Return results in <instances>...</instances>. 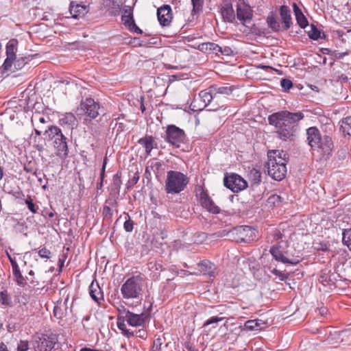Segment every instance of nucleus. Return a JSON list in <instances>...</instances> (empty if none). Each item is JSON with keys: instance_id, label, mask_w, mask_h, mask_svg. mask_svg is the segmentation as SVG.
<instances>
[{"instance_id": "1", "label": "nucleus", "mask_w": 351, "mask_h": 351, "mask_svg": "<svg viewBox=\"0 0 351 351\" xmlns=\"http://www.w3.org/2000/svg\"><path fill=\"white\" fill-rule=\"evenodd\" d=\"M304 117V115L301 112L282 110L270 114L268 121L277 129L278 137L283 141H287L292 139L298 122Z\"/></svg>"}, {"instance_id": "2", "label": "nucleus", "mask_w": 351, "mask_h": 351, "mask_svg": "<svg viewBox=\"0 0 351 351\" xmlns=\"http://www.w3.org/2000/svg\"><path fill=\"white\" fill-rule=\"evenodd\" d=\"M268 160L266 167L268 175L274 180L280 181L287 174V154L284 150H269L267 152Z\"/></svg>"}, {"instance_id": "3", "label": "nucleus", "mask_w": 351, "mask_h": 351, "mask_svg": "<svg viewBox=\"0 0 351 351\" xmlns=\"http://www.w3.org/2000/svg\"><path fill=\"white\" fill-rule=\"evenodd\" d=\"M143 279L140 275L132 276L121 285V293L125 303L131 306L130 300L138 304L142 300Z\"/></svg>"}, {"instance_id": "4", "label": "nucleus", "mask_w": 351, "mask_h": 351, "mask_svg": "<svg viewBox=\"0 0 351 351\" xmlns=\"http://www.w3.org/2000/svg\"><path fill=\"white\" fill-rule=\"evenodd\" d=\"M44 139L51 143L58 156L66 157L69 154L67 138L57 125H49L44 132Z\"/></svg>"}, {"instance_id": "5", "label": "nucleus", "mask_w": 351, "mask_h": 351, "mask_svg": "<svg viewBox=\"0 0 351 351\" xmlns=\"http://www.w3.org/2000/svg\"><path fill=\"white\" fill-rule=\"evenodd\" d=\"M189 182L188 176L178 171H169L167 173L165 191L167 194H178L184 191Z\"/></svg>"}, {"instance_id": "6", "label": "nucleus", "mask_w": 351, "mask_h": 351, "mask_svg": "<svg viewBox=\"0 0 351 351\" xmlns=\"http://www.w3.org/2000/svg\"><path fill=\"white\" fill-rule=\"evenodd\" d=\"M195 110H202L208 108V111H216L221 108L223 105L217 102L213 91H210V87L206 90H201L198 97L195 98L192 102Z\"/></svg>"}, {"instance_id": "7", "label": "nucleus", "mask_w": 351, "mask_h": 351, "mask_svg": "<svg viewBox=\"0 0 351 351\" xmlns=\"http://www.w3.org/2000/svg\"><path fill=\"white\" fill-rule=\"evenodd\" d=\"M99 109L100 104L99 102L91 97H86L81 101L80 106L77 108V114L80 118H83L84 121H90L98 117Z\"/></svg>"}, {"instance_id": "8", "label": "nucleus", "mask_w": 351, "mask_h": 351, "mask_svg": "<svg viewBox=\"0 0 351 351\" xmlns=\"http://www.w3.org/2000/svg\"><path fill=\"white\" fill-rule=\"evenodd\" d=\"M289 245L287 241L280 240L276 244L270 247L269 252L274 258L282 263H289L295 265L300 263L297 258H289L288 253Z\"/></svg>"}, {"instance_id": "9", "label": "nucleus", "mask_w": 351, "mask_h": 351, "mask_svg": "<svg viewBox=\"0 0 351 351\" xmlns=\"http://www.w3.org/2000/svg\"><path fill=\"white\" fill-rule=\"evenodd\" d=\"M256 230L249 226H240L233 228L230 234L237 243H250L256 239Z\"/></svg>"}, {"instance_id": "10", "label": "nucleus", "mask_w": 351, "mask_h": 351, "mask_svg": "<svg viewBox=\"0 0 351 351\" xmlns=\"http://www.w3.org/2000/svg\"><path fill=\"white\" fill-rule=\"evenodd\" d=\"M57 342L55 335L38 334L34 337L32 346L35 351H51Z\"/></svg>"}, {"instance_id": "11", "label": "nucleus", "mask_w": 351, "mask_h": 351, "mask_svg": "<svg viewBox=\"0 0 351 351\" xmlns=\"http://www.w3.org/2000/svg\"><path fill=\"white\" fill-rule=\"evenodd\" d=\"M164 139L169 144L178 148L186 139L184 131L175 125H169L167 127Z\"/></svg>"}, {"instance_id": "12", "label": "nucleus", "mask_w": 351, "mask_h": 351, "mask_svg": "<svg viewBox=\"0 0 351 351\" xmlns=\"http://www.w3.org/2000/svg\"><path fill=\"white\" fill-rule=\"evenodd\" d=\"M224 186L234 193H238L247 186V182L237 173L226 174L223 178Z\"/></svg>"}, {"instance_id": "13", "label": "nucleus", "mask_w": 351, "mask_h": 351, "mask_svg": "<svg viewBox=\"0 0 351 351\" xmlns=\"http://www.w3.org/2000/svg\"><path fill=\"white\" fill-rule=\"evenodd\" d=\"M197 197L203 208L213 214H219L221 212L220 208L217 206L213 199L209 197L206 191L201 186H198Z\"/></svg>"}, {"instance_id": "14", "label": "nucleus", "mask_w": 351, "mask_h": 351, "mask_svg": "<svg viewBox=\"0 0 351 351\" xmlns=\"http://www.w3.org/2000/svg\"><path fill=\"white\" fill-rule=\"evenodd\" d=\"M121 21L124 26L130 32L142 34L143 31L136 25L133 16V9L130 5H125L123 10Z\"/></svg>"}, {"instance_id": "15", "label": "nucleus", "mask_w": 351, "mask_h": 351, "mask_svg": "<svg viewBox=\"0 0 351 351\" xmlns=\"http://www.w3.org/2000/svg\"><path fill=\"white\" fill-rule=\"evenodd\" d=\"M14 301L12 300V294L5 288H2L0 291V304L3 307L12 308L16 302L21 305H26L28 300L26 295H22L20 299L18 296H14Z\"/></svg>"}, {"instance_id": "16", "label": "nucleus", "mask_w": 351, "mask_h": 351, "mask_svg": "<svg viewBox=\"0 0 351 351\" xmlns=\"http://www.w3.org/2000/svg\"><path fill=\"white\" fill-rule=\"evenodd\" d=\"M237 18L244 25L250 23L253 16V10L243 0H239L236 5Z\"/></svg>"}, {"instance_id": "17", "label": "nucleus", "mask_w": 351, "mask_h": 351, "mask_svg": "<svg viewBox=\"0 0 351 351\" xmlns=\"http://www.w3.org/2000/svg\"><path fill=\"white\" fill-rule=\"evenodd\" d=\"M313 150L319 153L322 157L328 158L333 149V141L331 136L328 135L321 136L318 140L317 145H315Z\"/></svg>"}, {"instance_id": "18", "label": "nucleus", "mask_w": 351, "mask_h": 351, "mask_svg": "<svg viewBox=\"0 0 351 351\" xmlns=\"http://www.w3.org/2000/svg\"><path fill=\"white\" fill-rule=\"evenodd\" d=\"M123 319L127 323L134 327H143L144 328L146 320L148 319V315L142 313L140 314L134 313L129 310H126L123 306Z\"/></svg>"}, {"instance_id": "19", "label": "nucleus", "mask_w": 351, "mask_h": 351, "mask_svg": "<svg viewBox=\"0 0 351 351\" xmlns=\"http://www.w3.org/2000/svg\"><path fill=\"white\" fill-rule=\"evenodd\" d=\"M157 16L162 26H168L171 22V8L169 5H163L157 10Z\"/></svg>"}, {"instance_id": "20", "label": "nucleus", "mask_w": 351, "mask_h": 351, "mask_svg": "<svg viewBox=\"0 0 351 351\" xmlns=\"http://www.w3.org/2000/svg\"><path fill=\"white\" fill-rule=\"evenodd\" d=\"M306 141L311 149L316 147L318 140L321 139V132L317 127H310L306 129Z\"/></svg>"}, {"instance_id": "21", "label": "nucleus", "mask_w": 351, "mask_h": 351, "mask_svg": "<svg viewBox=\"0 0 351 351\" xmlns=\"http://www.w3.org/2000/svg\"><path fill=\"white\" fill-rule=\"evenodd\" d=\"M77 121L75 116L71 112L62 114V117L58 120V123L62 127L71 130H73L77 125Z\"/></svg>"}, {"instance_id": "22", "label": "nucleus", "mask_w": 351, "mask_h": 351, "mask_svg": "<svg viewBox=\"0 0 351 351\" xmlns=\"http://www.w3.org/2000/svg\"><path fill=\"white\" fill-rule=\"evenodd\" d=\"M221 14L224 21L234 23L235 21V13L232 5L230 1H226L221 6Z\"/></svg>"}, {"instance_id": "23", "label": "nucleus", "mask_w": 351, "mask_h": 351, "mask_svg": "<svg viewBox=\"0 0 351 351\" xmlns=\"http://www.w3.org/2000/svg\"><path fill=\"white\" fill-rule=\"evenodd\" d=\"M89 294L91 298L95 301L99 305L104 302V294L97 282L96 283L93 281L89 286Z\"/></svg>"}, {"instance_id": "24", "label": "nucleus", "mask_w": 351, "mask_h": 351, "mask_svg": "<svg viewBox=\"0 0 351 351\" xmlns=\"http://www.w3.org/2000/svg\"><path fill=\"white\" fill-rule=\"evenodd\" d=\"M69 11L73 18L79 19L88 13V8L84 5L75 3V2L72 1L70 3Z\"/></svg>"}, {"instance_id": "25", "label": "nucleus", "mask_w": 351, "mask_h": 351, "mask_svg": "<svg viewBox=\"0 0 351 351\" xmlns=\"http://www.w3.org/2000/svg\"><path fill=\"white\" fill-rule=\"evenodd\" d=\"M280 16L284 29L285 30L289 29L293 24L290 8L287 5H281L280 7Z\"/></svg>"}, {"instance_id": "26", "label": "nucleus", "mask_w": 351, "mask_h": 351, "mask_svg": "<svg viewBox=\"0 0 351 351\" xmlns=\"http://www.w3.org/2000/svg\"><path fill=\"white\" fill-rule=\"evenodd\" d=\"M210 87V91H213V95L215 96V99L217 102L219 101V95H230L233 91L232 86H218L212 85Z\"/></svg>"}, {"instance_id": "27", "label": "nucleus", "mask_w": 351, "mask_h": 351, "mask_svg": "<svg viewBox=\"0 0 351 351\" xmlns=\"http://www.w3.org/2000/svg\"><path fill=\"white\" fill-rule=\"evenodd\" d=\"M197 266L200 269V273L209 276H215V266L210 261L204 259L197 263Z\"/></svg>"}, {"instance_id": "28", "label": "nucleus", "mask_w": 351, "mask_h": 351, "mask_svg": "<svg viewBox=\"0 0 351 351\" xmlns=\"http://www.w3.org/2000/svg\"><path fill=\"white\" fill-rule=\"evenodd\" d=\"M293 10L298 25L302 29L307 27L308 25V21L295 3L293 4Z\"/></svg>"}, {"instance_id": "29", "label": "nucleus", "mask_w": 351, "mask_h": 351, "mask_svg": "<svg viewBox=\"0 0 351 351\" xmlns=\"http://www.w3.org/2000/svg\"><path fill=\"white\" fill-rule=\"evenodd\" d=\"M14 281L19 286H23L26 283V278L22 275L16 261L11 263Z\"/></svg>"}, {"instance_id": "30", "label": "nucleus", "mask_w": 351, "mask_h": 351, "mask_svg": "<svg viewBox=\"0 0 351 351\" xmlns=\"http://www.w3.org/2000/svg\"><path fill=\"white\" fill-rule=\"evenodd\" d=\"M221 46L214 43H204L199 45V49L204 53H214L219 56Z\"/></svg>"}, {"instance_id": "31", "label": "nucleus", "mask_w": 351, "mask_h": 351, "mask_svg": "<svg viewBox=\"0 0 351 351\" xmlns=\"http://www.w3.org/2000/svg\"><path fill=\"white\" fill-rule=\"evenodd\" d=\"M138 143L145 148V152L147 155L151 154V152L154 149V138L152 136H145V137L141 138L138 141Z\"/></svg>"}, {"instance_id": "32", "label": "nucleus", "mask_w": 351, "mask_h": 351, "mask_svg": "<svg viewBox=\"0 0 351 351\" xmlns=\"http://www.w3.org/2000/svg\"><path fill=\"white\" fill-rule=\"evenodd\" d=\"M267 23L268 27L273 31V32H279L280 29V23L278 22L277 17L276 15L271 12L267 17Z\"/></svg>"}, {"instance_id": "33", "label": "nucleus", "mask_w": 351, "mask_h": 351, "mask_svg": "<svg viewBox=\"0 0 351 351\" xmlns=\"http://www.w3.org/2000/svg\"><path fill=\"white\" fill-rule=\"evenodd\" d=\"M17 41L14 39L10 40L8 42L5 47V53L7 57L16 58Z\"/></svg>"}, {"instance_id": "34", "label": "nucleus", "mask_w": 351, "mask_h": 351, "mask_svg": "<svg viewBox=\"0 0 351 351\" xmlns=\"http://www.w3.org/2000/svg\"><path fill=\"white\" fill-rule=\"evenodd\" d=\"M339 129L344 134L351 135V117H347L341 120Z\"/></svg>"}, {"instance_id": "35", "label": "nucleus", "mask_w": 351, "mask_h": 351, "mask_svg": "<svg viewBox=\"0 0 351 351\" xmlns=\"http://www.w3.org/2000/svg\"><path fill=\"white\" fill-rule=\"evenodd\" d=\"M191 3L193 5L191 15L194 17L195 15H198L202 11L204 0H191Z\"/></svg>"}, {"instance_id": "36", "label": "nucleus", "mask_w": 351, "mask_h": 351, "mask_svg": "<svg viewBox=\"0 0 351 351\" xmlns=\"http://www.w3.org/2000/svg\"><path fill=\"white\" fill-rule=\"evenodd\" d=\"M343 243L351 250V228L345 229L342 233Z\"/></svg>"}, {"instance_id": "37", "label": "nucleus", "mask_w": 351, "mask_h": 351, "mask_svg": "<svg viewBox=\"0 0 351 351\" xmlns=\"http://www.w3.org/2000/svg\"><path fill=\"white\" fill-rule=\"evenodd\" d=\"M308 35L311 39L317 40L321 38V32L315 25L311 24V30L308 32Z\"/></svg>"}, {"instance_id": "38", "label": "nucleus", "mask_w": 351, "mask_h": 351, "mask_svg": "<svg viewBox=\"0 0 351 351\" xmlns=\"http://www.w3.org/2000/svg\"><path fill=\"white\" fill-rule=\"evenodd\" d=\"M32 252H37L41 258L49 259L51 257V252L49 250L43 247L39 250L34 249Z\"/></svg>"}, {"instance_id": "39", "label": "nucleus", "mask_w": 351, "mask_h": 351, "mask_svg": "<svg viewBox=\"0 0 351 351\" xmlns=\"http://www.w3.org/2000/svg\"><path fill=\"white\" fill-rule=\"evenodd\" d=\"M121 184H122L121 172L120 171H118L113 176L112 186L119 188L121 189Z\"/></svg>"}, {"instance_id": "40", "label": "nucleus", "mask_w": 351, "mask_h": 351, "mask_svg": "<svg viewBox=\"0 0 351 351\" xmlns=\"http://www.w3.org/2000/svg\"><path fill=\"white\" fill-rule=\"evenodd\" d=\"M245 327L249 330H258L260 327V324L258 323V321L256 319H250L247 321L245 323Z\"/></svg>"}, {"instance_id": "41", "label": "nucleus", "mask_w": 351, "mask_h": 351, "mask_svg": "<svg viewBox=\"0 0 351 351\" xmlns=\"http://www.w3.org/2000/svg\"><path fill=\"white\" fill-rule=\"evenodd\" d=\"M25 203L27 206L28 209L32 213H36L38 210L39 209L38 206H36L34 204L33 200L30 196H28L27 198L25 200Z\"/></svg>"}, {"instance_id": "42", "label": "nucleus", "mask_w": 351, "mask_h": 351, "mask_svg": "<svg viewBox=\"0 0 351 351\" xmlns=\"http://www.w3.org/2000/svg\"><path fill=\"white\" fill-rule=\"evenodd\" d=\"M14 59H15L14 58H10V57L6 58V59L5 60V61L2 65L4 71H12V67L14 65ZM12 71H14V70H12Z\"/></svg>"}, {"instance_id": "43", "label": "nucleus", "mask_w": 351, "mask_h": 351, "mask_svg": "<svg viewBox=\"0 0 351 351\" xmlns=\"http://www.w3.org/2000/svg\"><path fill=\"white\" fill-rule=\"evenodd\" d=\"M102 215L104 218L108 221L112 220V211L109 206L104 205L102 210Z\"/></svg>"}, {"instance_id": "44", "label": "nucleus", "mask_w": 351, "mask_h": 351, "mask_svg": "<svg viewBox=\"0 0 351 351\" xmlns=\"http://www.w3.org/2000/svg\"><path fill=\"white\" fill-rule=\"evenodd\" d=\"M26 58H21L19 59H14V68L15 70H20L27 63L26 62Z\"/></svg>"}, {"instance_id": "45", "label": "nucleus", "mask_w": 351, "mask_h": 351, "mask_svg": "<svg viewBox=\"0 0 351 351\" xmlns=\"http://www.w3.org/2000/svg\"><path fill=\"white\" fill-rule=\"evenodd\" d=\"M128 219H126L123 223L124 230L128 232H131L134 228V223L131 219L130 215L127 213Z\"/></svg>"}, {"instance_id": "46", "label": "nucleus", "mask_w": 351, "mask_h": 351, "mask_svg": "<svg viewBox=\"0 0 351 351\" xmlns=\"http://www.w3.org/2000/svg\"><path fill=\"white\" fill-rule=\"evenodd\" d=\"M139 180V175L138 172H136L133 176L129 179L126 184V188L128 189H130V188L133 187L138 181Z\"/></svg>"}, {"instance_id": "47", "label": "nucleus", "mask_w": 351, "mask_h": 351, "mask_svg": "<svg viewBox=\"0 0 351 351\" xmlns=\"http://www.w3.org/2000/svg\"><path fill=\"white\" fill-rule=\"evenodd\" d=\"M118 197L109 195L106 199L105 205L109 206L110 207H117L118 206Z\"/></svg>"}, {"instance_id": "48", "label": "nucleus", "mask_w": 351, "mask_h": 351, "mask_svg": "<svg viewBox=\"0 0 351 351\" xmlns=\"http://www.w3.org/2000/svg\"><path fill=\"white\" fill-rule=\"evenodd\" d=\"M271 272L274 274L275 276H278L279 278V280L281 281H284L289 277L288 273H283L276 269H273Z\"/></svg>"}, {"instance_id": "49", "label": "nucleus", "mask_w": 351, "mask_h": 351, "mask_svg": "<svg viewBox=\"0 0 351 351\" xmlns=\"http://www.w3.org/2000/svg\"><path fill=\"white\" fill-rule=\"evenodd\" d=\"M280 85L284 90L287 91L293 86L292 82L287 78L282 79L280 81Z\"/></svg>"}, {"instance_id": "50", "label": "nucleus", "mask_w": 351, "mask_h": 351, "mask_svg": "<svg viewBox=\"0 0 351 351\" xmlns=\"http://www.w3.org/2000/svg\"><path fill=\"white\" fill-rule=\"evenodd\" d=\"M232 54H233L232 49L230 47H228V46L221 47V49L219 51V56L222 55V56H231Z\"/></svg>"}, {"instance_id": "51", "label": "nucleus", "mask_w": 351, "mask_h": 351, "mask_svg": "<svg viewBox=\"0 0 351 351\" xmlns=\"http://www.w3.org/2000/svg\"><path fill=\"white\" fill-rule=\"evenodd\" d=\"M29 349V343L27 341L21 340L18 344L16 350L17 351H27Z\"/></svg>"}, {"instance_id": "52", "label": "nucleus", "mask_w": 351, "mask_h": 351, "mask_svg": "<svg viewBox=\"0 0 351 351\" xmlns=\"http://www.w3.org/2000/svg\"><path fill=\"white\" fill-rule=\"evenodd\" d=\"M223 319V317H212L210 318H209L208 320H206L204 324H203V326L204 327H206L208 325H210V324H215V323H217L219 322H221Z\"/></svg>"}, {"instance_id": "53", "label": "nucleus", "mask_w": 351, "mask_h": 351, "mask_svg": "<svg viewBox=\"0 0 351 351\" xmlns=\"http://www.w3.org/2000/svg\"><path fill=\"white\" fill-rule=\"evenodd\" d=\"M134 336H136L137 337H139L142 339H145L147 337V332L143 328L139 329L138 330L135 331Z\"/></svg>"}, {"instance_id": "54", "label": "nucleus", "mask_w": 351, "mask_h": 351, "mask_svg": "<svg viewBox=\"0 0 351 351\" xmlns=\"http://www.w3.org/2000/svg\"><path fill=\"white\" fill-rule=\"evenodd\" d=\"M119 194H120V189L113 187L111 186L110 189H109V195L119 198Z\"/></svg>"}, {"instance_id": "55", "label": "nucleus", "mask_w": 351, "mask_h": 351, "mask_svg": "<svg viewBox=\"0 0 351 351\" xmlns=\"http://www.w3.org/2000/svg\"><path fill=\"white\" fill-rule=\"evenodd\" d=\"M53 314L56 317H57L58 319L62 318L63 313H62L61 308L59 306H54Z\"/></svg>"}, {"instance_id": "56", "label": "nucleus", "mask_w": 351, "mask_h": 351, "mask_svg": "<svg viewBox=\"0 0 351 351\" xmlns=\"http://www.w3.org/2000/svg\"><path fill=\"white\" fill-rule=\"evenodd\" d=\"M253 176H254L253 181H254V184H258L261 182V173L258 171H255V172L253 173Z\"/></svg>"}, {"instance_id": "57", "label": "nucleus", "mask_w": 351, "mask_h": 351, "mask_svg": "<svg viewBox=\"0 0 351 351\" xmlns=\"http://www.w3.org/2000/svg\"><path fill=\"white\" fill-rule=\"evenodd\" d=\"M106 164H107V158L105 157L104 159V162H103V165H102V168L101 169V173H100V177H103V178H105L106 176Z\"/></svg>"}, {"instance_id": "58", "label": "nucleus", "mask_w": 351, "mask_h": 351, "mask_svg": "<svg viewBox=\"0 0 351 351\" xmlns=\"http://www.w3.org/2000/svg\"><path fill=\"white\" fill-rule=\"evenodd\" d=\"M124 321H125V319L123 320L122 322H121L119 321V319L118 320L117 322V326H118V328L123 332H124L125 330L127 329V327H126V325L124 323Z\"/></svg>"}, {"instance_id": "59", "label": "nucleus", "mask_w": 351, "mask_h": 351, "mask_svg": "<svg viewBox=\"0 0 351 351\" xmlns=\"http://www.w3.org/2000/svg\"><path fill=\"white\" fill-rule=\"evenodd\" d=\"M150 167L152 169H156L157 171H159L162 167V163L159 161H156L152 163Z\"/></svg>"}, {"instance_id": "60", "label": "nucleus", "mask_w": 351, "mask_h": 351, "mask_svg": "<svg viewBox=\"0 0 351 351\" xmlns=\"http://www.w3.org/2000/svg\"><path fill=\"white\" fill-rule=\"evenodd\" d=\"M124 336H125L128 338H130L131 337H134L135 335V331H131L129 329H126L124 330V332H122Z\"/></svg>"}, {"instance_id": "61", "label": "nucleus", "mask_w": 351, "mask_h": 351, "mask_svg": "<svg viewBox=\"0 0 351 351\" xmlns=\"http://www.w3.org/2000/svg\"><path fill=\"white\" fill-rule=\"evenodd\" d=\"M185 348L188 350V351H198L192 344L190 343H185Z\"/></svg>"}, {"instance_id": "62", "label": "nucleus", "mask_w": 351, "mask_h": 351, "mask_svg": "<svg viewBox=\"0 0 351 351\" xmlns=\"http://www.w3.org/2000/svg\"><path fill=\"white\" fill-rule=\"evenodd\" d=\"M116 126L117 127V132L123 131L125 127L123 123H117Z\"/></svg>"}, {"instance_id": "63", "label": "nucleus", "mask_w": 351, "mask_h": 351, "mask_svg": "<svg viewBox=\"0 0 351 351\" xmlns=\"http://www.w3.org/2000/svg\"><path fill=\"white\" fill-rule=\"evenodd\" d=\"M0 351H10L8 350V346L3 343H0Z\"/></svg>"}, {"instance_id": "64", "label": "nucleus", "mask_w": 351, "mask_h": 351, "mask_svg": "<svg viewBox=\"0 0 351 351\" xmlns=\"http://www.w3.org/2000/svg\"><path fill=\"white\" fill-rule=\"evenodd\" d=\"M90 316L89 315H85L84 316V317L82 318V324H83V327L84 328H86V326H85V324L84 322H88L90 320Z\"/></svg>"}]
</instances>
